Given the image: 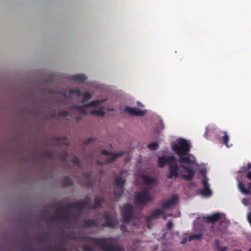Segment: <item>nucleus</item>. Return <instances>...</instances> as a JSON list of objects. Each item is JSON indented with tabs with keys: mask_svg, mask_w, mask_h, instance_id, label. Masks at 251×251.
I'll list each match as a JSON object with an SVG mask.
<instances>
[{
	"mask_svg": "<svg viewBox=\"0 0 251 251\" xmlns=\"http://www.w3.org/2000/svg\"><path fill=\"white\" fill-rule=\"evenodd\" d=\"M172 149L178 155L180 167L183 169V172L188 173V174H182L181 177L188 181L191 180L195 176V171L183 164L185 163L189 165L192 163L191 158L186 156L190 151L189 143L185 139L181 138L177 144L173 145Z\"/></svg>",
	"mask_w": 251,
	"mask_h": 251,
	"instance_id": "f257e3e1",
	"label": "nucleus"
},
{
	"mask_svg": "<svg viewBox=\"0 0 251 251\" xmlns=\"http://www.w3.org/2000/svg\"><path fill=\"white\" fill-rule=\"evenodd\" d=\"M81 238L85 242H93L103 251H125V249L121 246H108L109 244L115 243L118 240V238L102 237L98 238L85 235L82 236Z\"/></svg>",
	"mask_w": 251,
	"mask_h": 251,
	"instance_id": "f03ea898",
	"label": "nucleus"
},
{
	"mask_svg": "<svg viewBox=\"0 0 251 251\" xmlns=\"http://www.w3.org/2000/svg\"><path fill=\"white\" fill-rule=\"evenodd\" d=\"M104 201V199L103 197L97 195L94 200V204L91 205V198L87 197L84 199L75 201L74 202H69L66 206H62L63 209L68 208L69 209L77 208L80 213H81L84 210L85 207H87L89 209H97L100 208L103 202Z\"/></svg>",
	"mask_w": 251,
	"mask_h": 251,
	"instance_id": "7ed1b4c3",
	"label": "nucleus"
},
{
	"mask_svg": "<svg viewBox=\"0 0 251 251\" xmlns=\"http://www.w3.org/2000/svg\"><path fill=\"white\" fill-rule=\"evenodd\" d=\"M150 188H145L142 191L136 194L134 197L135 204L142 207L152 201L153 197L150 194Z\"/></svg>",
	"mask_w": 251,
	"mask_h": 251,
	"instance_id": "20e7f679",
	"label": "nucleus"
},
{
	"mask_svg": "<svg viewBox=\"0 0 251 251\" xmlns=\"http://www.w3.org/2000/svg\"><path fill=\"white\" fill-rule=\"evenodd\" d=\"M61 205L57 208L58 212L56 213L55 215H51L50 217V219L51 221H61V220H67L69 217H74L77 218L78 216L73 213L71 210L72 209H69L66 208L63 209L61 207L66 206L67 205Z\"/></svg>",
	"mask_w": 251,
	"mask_h": 251,
	"instance_id": "39448f33",
	"label": "nucleus"
},
{
	"mask_svg": "<svg viewBox=\"0 0 251 251\" xmlns=\"http://www.w3.org/2000/svg\"><path fill=\"white\" fill-rule=\"evenodd\" d=\"M122 216L125 223H129L134 216V210L131 203L124 205L122 209Z\"/></svg>",
	"mask_w": 251,
	"mask_h": 251,
	"instance_id": "423d86ee",
	"label": "nucleus"
},
{
	"mask_svg": "<svg viewBox=\"0 0 251 251\" xmlns=\"http://www.w3.org/2000/svg\"><path fill=\"white\" fill-rule=\"evenodd\" d=\"M125 183L126 180L121 176H119L115 178L114 182L115 188L114 190V194L116 197V201H118L119 198L123 195Z\"/></svg>",
	"mask_w": 251,
	"mask_h": 251,
	"instance_id": "0eeeda50",
	"label": "nucleus"
},
{
	"mask_svg": "<svg viewBox=\"0 0 251 251\" xmlns=\"http://www.w3.org/2000/svg\"><path fill=\"white\" fill-rule=\"evenodd\" d=\"M106 100H95L91 101L88 103L85 104L83 105H73L71 107V109H76L82 114H87V111L85 108L91 107H97L99 104L103 103Z\"/></svg>",
	"mask_w": 251,
	"mask_h": 251,
	"instance_id": "6e6552de",
	"label": "nucleus"
},
{
	"mask_svg": "<svg viewBox=\"0 0 251 251\" xmlns=\"http://www.w3.org/2000/svg\"><path fill=\"white\" fill-rule=\"evenodd\" d=\"M244 176L242 175L238 176L236 180L238 182V188L240 191L243 194L249 195L251 194V182L248 183V188L245 187L242 180Z\"/></svg>",
	"mask_w": 251,
	"mask_h": 251,
	"instance_id": "1a4fd4ad",
	"label": "nucleus"
},
{
	"mask_svg": "<svg viewBox=\"0 0 251 251\" xmlns=\"http://www.w3.org/2000/svg\"><path fill=\"white\" fill-rule=\"evenodd\" d=\"M101 153L103 155H111V157L106 159L104 162H101L100 161H98L97 163L98 164L102 166L104 164H106L111 162H113L114 160H115L118 157L122 156L124 154L123 152H119V153H112L110 151H107L106 150H102L101 151Z\"/></svg>",
	"mask_w": 251,
	"mask_h": 251,
	"instance_id": "9d476101",
	"label": "nucleus"
},
{
	"mask_svg": "<svg viewBox=\"0 0 251 251\" xmlns=\"http://www.w3.org/2000/svg\"><path fill=\"white\" fill-rule=\"evenodd\" d=\"M168 165L169 173L167 175V177L169 179L176 178L178 177V166L175 162Z\"/></svg>",
	"mask_w": 251,
	"mask_h": 251,
	"instance_id": "9b49d317",
	"label": "nucleus"
},
{
	"mask_svg": "<svg viewBox=\"0 0 251 251\" xmlns=\"http://www.w3.org/2000/svg\"><path fill=\"white\" fill-rule=\"evenodd\" d=\"M176 157L173 155L169 156L168 157L162 156L158 158V166L159 167L163 168L165 166L166 164L169 165L171 163L176 162Z\"/></svg>",
	"mask_w": 251,
	"mask_h": 251,
	"instance_id": "f8f14e48",
	"label": "nucleus"
},
{
	"mask_svg": "<svg viewBox=\"0 0 251 251\" xmlns=\"http://www.w3.org/2000/svg\"><path fill=\"white\" fill-rule=\"evenodd\" d=\"M103 218L106 221V222L101 225L102 227H108L111 228H114L115 223L114 221L113 218L110 215L108 212H105L103 214Z\"/></svg>",
	"mask_w": 251,
	"mask_h": 251,
	"instance_id": "ddd939ff",
	"label": "nucleus"
},
{
	"mask_svg": "<svg viewBox=\"0 0 251 251\" xmlns=\"http://www.w3.org/2000/svg\"><path fill=\"white\" fill-rule=\"evenodd\" d=\"M124 112L127 113L131 115L143 116L145 114L144 110H139L135 107L126 106L123 110Z\"/></svg>",
	"mask_w": 251,
	"mask_h": 251,
	"instance_id": "4468645a",
	"label": "nucleus"
},
{
	"mask_svg": "<svg viewBox=\"0 0 251 251\" xmlns=\"http://www.w3.org/2000/svg\"><path fill=\"white\" fill-rule=\"evenodd\" d=\"M178 200V196L177 195L173 196L170 199L167 200L162 203V207L165 209H168L174 206Z\"/></svg>",
	"mask_w": 251,
	"mask_h": 251,
	"instance_id": "2eb2a0df",
	"label": "nucleus"
},
{
	"mask_svg": "<svg viewBox=\"0 0 251 251\" xmlns=\"http://www.w3.org/2000/svg\"><path fill=\"white\" fill-rule=\"evenodd\" d=\"M64 240H62L57 246H47L45 248L46 251H67L65 247L62 245Z\"/></svg>",
	"mask_w": 251,
	"mask_h": 251,
	"instance_id": "dca6fc26",
	"label": "nucleus"
},
{
	"mask_svg": "<svg viewBox=\"0 0 251 251\" xmlns=\"http://www.w3.org/2000/svg\"><path fill=\"white\" fill-rule=\"evenodd\" d=\"M221 215L219 213H214L210 216H204L203 219L208 223L214 224L220 219Z\"/></svg>",
	"mask_w": 251,
	"mask_h": 251,
	"instance_id": "f3484780",
	"label": "nucleus"
},
{
	"mask_svg": "<svg viewBox=\"0 0 251 251\" xmlns=\"http://www.w3.org/2000/svg\"><path fill=\"white\" fill-rule=\"evenodd\" d=\"M83 226L86 228L92 226L98 227V221L94 219L84 220L83 222Z\"/></svg>",
	"mask_w": 251,
	"mask_h": 251,
	"instance_id": "a211bd4d",
	"label": "nucleus"
},
{
	"mask_svg": "<svg viewBox=\"0 0 251 251\" xmlns=\"http://www.w3.org/2000/svg\"><path fill=\"white\" fill-rule=\"evenodd\" d=\"M141 177L142 178L144 183L146 185H152L156 183V179L151 177L148 175H143L141 176Z\"/></svg>",
	"mask_w": 251,
	"mask_h": 251,
	"instance_id": "6ab92c4d",
	"label": "nucleus"
},
{
	"mask_svg": "<svg viewBox=\"0 0 251 251\" xmlns=\"http://www.w3.org/2000/svg\"><path fill=\"white\" fill-rule=\"evenodd\" d=\"M68 77L70 80L79 82L83 81L87 79V77L83 74H76L74 75H70Z\"/></svg>",
	"mask_w": 251,
	"mask_h": 251,
	"instance_id": "aec40b11",
	"label": "nucleus"
},
{
	"mask_svg": "<svg viewBox=\"0 0 251 251\" xmlns=\"http://www.w3.org/2000/svg\"><path fill=\"white\" fill-rule=\"evenodd\" d=\"M63 187L70 186L73 184V180L68 176H64L61 179Z\"/></svg>",
	"mask_w": 251,
	"mask_h": 251,
	"instance_id": "412c9836",
	"label": "nucleus"
},
{
	"mask_svg": "<svg viewBox=\"0 0 251 251\" xmlns=\"http://www.w3.org/2000/svg\"><path fill=\"white\" fill-rule=\"evenodd\" d=\"M213 248L215 251H226L227 250L226 247H221L220 241L218 239L215 240V245Z\"/></svg>",
	"mask_w": 251,
	"mask_h": 251,
	"instance_id": "4be33fe9",
	"label": "nucleus"
},
{
	"mask_svg": "<svg viewBox=\"0 0 251 251\" xmlns=\"http://www.w3.org/2000/svg\"><path fill=\"white\" fill-rule=\"evenodd\" d=\"M164 213V210L161 209H156L152 211L151 216H153L154 218H159Z\"/></svg>",
	"mask_w": 251,
	"mask_h": 251,
	"instance_id": "5701e85b",
	"label": "nucleus"
},
{
	"mask_svg": "<svg viewBox=\"0 0 251 251\" xmlns=\"http://www.w3.org/2000/svg\"><path fill=\"white\" fill-rule=\"evenodd\" d=\"M222 133L223 134V136L222 137L223 142L227 148H229L230 146L228 145L229 137L226 131H223Z\"/></svg>",
	"mask_w": 251,
	"mask_h": 251,
	"instance_id": "b1692460",
	"label": "nucleus"
},
{
	"mask_svg": "<svg viewBox=\"0 0 251 251\" xmlns=\"http://www.w3.org/2000/svg\"><path fill=\"white\" fill-rule=\"evenodd\" d=\"M200 193L202 196L209 197L211 195L212 192L211 190L209 189V187L203 188V189L200 190Z\"/></svg>",
	"mask_w": 251,
	"mask_h": 251,
	"instance_id": "393cba45",
	"label": "nucleus"
},
{
	"mask_svg": "<svg viewBox=\"0 0 251 251\" xmlns=\"http://www.w3.org/2000/svg\"><path fill=\"white\" fill-rule=\"evenodd\" d=\"M25 243H26V246L24 248V251H33V249L31 246V243L30 240L28 238H25Z\"/></svg>",
	"mask_w": 251,
	"mask_h": 251,
	"instance_id": "a878e982",
	"label": "nucleus"
},
{
	"mask_svg": "<svg viewBox=\"0 0 251 251\" xmlns=\"http://www.w3.org/2000/svg\"><path fill=\"white\" fill-rule=\"evenodd\" d=\"M90 113L91 115H97L101 117L104 116L105 114V112L101 110H92L90 111Z\"/></svg>",
	"mask_w": 251,
	"mask_h": 251,
	"instance_id": "bb28decb",
	"label": "nucleus"
},
{
	"mask_svg": "<svg viewBox=\"0 0 251 251\" xmlns=\"http://www.w3.org/2000/svg\"><path fill=\"white\" fill-rule=\"evenodd\" d=\"M92 97L91 94L89 92H85L83 94V100L82 103H84L87 100L90 99Z\"/></svg>",
	"mask_w": 251,
	"mask_h": 251,
	"instance_id": "cd10ccee",
	"label": "nucleus"
},
{
	"mask_svg": "<svg viewBox=\"0 0 251 251\" xmlns=\"http://www.w3.org/2000/svg\"><path fill=\"white\" fill-rule=\"evenodd\" d=\"M202 237V234H195L193 235H190L188 236V239L189 242H191V241L193 240H200Z\"/></svg>",
	"mask_w": 251,
	"mask_h": 251,
	"instance_id": "c85d7f7f",
	"label": "nucleus"
},
{
	"mask_svg": "<svg viewBox=\"0 0 251 251\" xmlns=\"http://www.w3.org/2000/svg\"><path fill=\"white\" fill-rule=\"evenodd\" d=\"M72 162L79 168L81 167L79 159L76 156H74L71 160Z\"/></svg>",
	"mask_w": 251,
	"mask_h": 251,
	"instance_id": "c756f323",
	"label": "nucleus"
},
{
	"mask_svg": "<svg viewBox=\"0 0 251 251\" xmlns=\"http://www.w3.org/2000/svg\"><path fill=\"white\" fill-rule=\"evenodd\" d=\"M43 155L49 159H52L53 157V153L51 151H46L44 152Z\"/></svg>",
	"mask_w": 251,
	"mask_h": 251,
	"instance_id": "7c9ffc66",
	"label": "nucleus"
},
{
	"mask_svg": "<svg viewBox=\"0 0 251 251\" xmlns=\"http://www.w3.org/2000/svg\"><path fill=\"white\" fill-rule=\"evenodd\" d=\"M159 146V145L158 143L157 142H152L151 144H149L148 145V148L151 150V151H154L156 150Z\"/></svg>",
	"mask_w": 251,
	"mask_h": 251,
	"instance_id": "2f4dec72",
	"label": "nucleus"
},
{
	"mask_svg": "<svg viewBox=\"0 0 251 251\" xmlns=\"http://www.w3.org/2000/svg\"><path fill=\"white\" fill-rule=\"evenodd\" d=\"M251 169V163L249 162L247 167H243L238 171V173H242Z\"/></svg>",
	"mask_w": 251,
	"mask_h": 251,
	"instance_id": "473e14b6",
	"label": "nucleus"
},
{
	"mask_svg": "<svg viewBox=\"0 0 251 251\" xmlns=\"http://www.w3.org/2000/svg\"><path fill=\"white\" fill-rule=\"evenodd\" d=\"M69 93L70 95H73L76 94L78 96L81 95V92L78 89H71L69 90Z\"/></svg>",
	"mask_w": 251,
	"mask_h": 251,
	"instance_id": "72a5a7b5",
	"label": "nucleus"
},
{
	"mask_svg": "<svg viewBox=\"0 0 251 251\" xmlns=\"http://www.w3.org/2000/svg\"><path fill=\"white\" fill-rule=\"evenodd\" d=\"M83 251H94V248L89 245H85L82 248Z\"/></svg>",
	"mask_w": 251,
	"mask_h": 251,
	"instance_id": "f704fd0d",
	"label": "nucleus"
},
{
	"mask_svg": "<svg viewBox=\"0 0 251 251\" xmlns=\"http://www.w3.org/2000/svg\"><path fill=\"white\" fill-rule=\"evenodd\" d=\"M38 240L41 241H46L48 240L47 234L43 233L38 236Z\"/></svg>",
	"mask_w": 251,
	"mask_h": 251,
	"instance_id": "c9c22d12",
	"label": "nucleus"
},
{
	"mask_svg": "<svg viewBox=\"0 0 251 251\" xmlns=\"http://www.w3.org/2000/svg\"><path fill=\"white\" fill-rule=\"evenodd\" d=\"M69 112L67 110H63L60 111L58 115L59 116L62 117H67L69 115Z\"/></svg>",
	"mask_w": 251,
	"mask_h": 251,
	"instance_id": "e433bc0d",
	"label": "nucleus"
},
{
	"mask_svg": "<svg viewBox=\"0 0 251 251\" xmlns=\"http://www.w3.org/2000/svg\"><path fill=\"white\" fill-rule=\"evenodd\" d=\"M202 184L203 186V188L209 187V185L208 183L207 179L205 177L203 179L202 181Z\"/></svg>",
	"mask_w": 251,
	"mask_h": 251,
	"instance_id": "4c0bfd02",
	"label": "nucleus"
},
{
	"mask_svg": "<svg viewBox=\"0 0 251 251\" xmlns=\"http://www.w3.org/2000/svg\"><path fill=\"white\" fill-rule=\"evenodd\" d=\"M120 229L123 233H125L127 231V227L124 224H122L120 226Z\"/></svg>",
	"mask_w": 251,
	"mask_h": 251,
	"instance_id": "58836bf2",
	"label": "nucleus"
},
{
	"mask_svg": "<svg viewBox=\"0 0 251 251\" xmlns=\"http://www.w3.org/2000/svg\"><path fill=\"white\" fill-rule=\"evenodd\" d=\"M166 227L168 229H169V230L172 229L173 227V222L171 221H169L167 224Z\"/></svg>",
	"mask_w": 251,
	"mask_h": 251,
	"instance_id": "ea45409f",
	"label": "nucleus"
},
{
	"mask_svg": "<svg viewBox=\"0 0 251 251\" xmlns=\"http://www.w3.org/2000/svg\"><path fill=\"white\" fill-rule=\"evenodd\" d=\"M91 176V172H84L83 173V176L89 179Z\"/></svg>",
	"mask_w": 251,
	"mask_h": 251,
	"instance_id": "a19ab883",
	"label": "nucleus"
},
{
	"mask_svg": "<svg viewBox=\"0 0 251 251\" xmlns=\"http://www.w3.org/2000/svg\"><path fill=\"white\" fill-rule=\"evenodd\" d=\"M154 219V217L153 216H151V214L149 215V216L145 218V220L147 222H150L151 221L152 219Z\"/></svg>",
	"mask_w": 251,
	"mask_h": 251,
	"instance_id": "79ce46f5",
	"label": "nucleus"
},
{
	"mask_svg": "<svg viewBox=\"0 0 251 251\" xmlns=\"http://www.w3.org/2000/svg\"><path fill=\"white\" fill-rule=\"evenodd\" d=\"M94 140L93 138H90L89 139H88L87 140H86L85 141V144H89V143H91L92 142V141Z\"/></svg>",
	"mask_w": 251,
	"mask_h": 251,
	"instance_id": "37998d69",
	"label": "nucleus"
},
{
	"mask_svg": "<svg viewBox=\"0 0 251 251\" xmlns=\"http://www.w3.org/2000/svg\"><path fill=\"white\" fill-rule=\"evenodd\" d=\"M246 177L249 180H251V171L248 172V173L247 174Z\"/></svg>",
	"mask_w": 251,
	"mask_h": 251,
	"instance_id": "c03bdc74",
	"label": "nucleus"
},
{
	"mask_svg": "<svg viewBox=\"0 0 251 251\" xmlns=\"http://www.w3.org/2000/svg\"><path fill=\"white\" fill-rule=\"evenodd\" d=\"M187 240H188V238H184L180 243L181 244H185L187 242Z\"/></svg>",
	"mask_w": 251,
	"mask_h": 251,
	"instance_id": "a18cd8bd",
	"label": "nucleus"
},
{
	"mask_svg": "<svg viewBox=\"0 0 251 251\" xmlns=\"http://www.w3.org/2000/svg\"><path fill=\"white\" fill-rule=\"evenodd\" d=\"M82 119L81 117L80 116H77L75 118V120L77 121V122H79L80 120H81Z\"/></svg>",
	"mask_w": 251,
	"mask_h": 251,
	"instance_id": "49530a36",
	"label": "nucleus"
},
{
	"mask_svg": "<svg viewBox=\"0 0 251 251\" xmlns=\"http://www.w3.org/2000/svg\"><path fill=\"white\" fill-rule=\"evenodd\" d=\"M88 186H92V183L91 182H89L88 184Z\"/></svg>",
	"mask_w": 251,
	"mask_h": 251,
	"instance_id": "de8ad7c7",
	"label": "nucleus"
},
{
	"mask_svg": "<svg viewBox=\"0 0 251 251\" xmlns=\"http://www.w3.org/2000/svg\"><path fill=\"white\" fill-rule=\"evenodd\" d=\"M47 217H48L47 215L44 216V219L45 220H46L47 219Z\"/></svg>",
	"mask_w": 251,
	"mask_h": 251,
	"instance_id": "09e8293b",
	"label": "nucleus"
},
{
	"mask_svg": "<svg viewBox=\"0 0 251 251\" xmlns=\"http://www.w3.org/2000/svg\"><path fill=\"white\" fill-rule=\"evenodd\" d=\"M114 110V108H111L109 109V111H113Z\"/></svg>",
	"mask_w": 251,
	"mask_h": 251,
	"instance_id": "8fccbe9b",
	"label": "nucleus"
},
{
	"mask_svg": "<svg viewBox=\"0 0 251 251\" xmlns=\"http://www.w3.org/2000/svg\"><path fill=\"white\" fill-rule=\"evenodd\" d=\"M163 218H164V219H166V216H164Z\"/></svg>",
	"mask_w": 251,
	"mask_h": 251,
	"instance_id": "3c124183",
	"label": "nucleus"
},
{
	"mask_svg": "<svg viewBox=\"0 0 251 251\" xmlns=\"http://www.w3.org/2000/svg\"><path fill=\"white\" fill-rule=\"evenodd\" d=\"M65 158H66V156H64V157H63V159L65 160Z\"/></svg>",
	"mask_w": 251,
	"mask_h": 251,
	"instance_id": "603ef678",
	"label": "nucleus"
},
{
	"mask_svg": "<svg viewBox=\"0 0 251 251\" xmlns=\"http://www.w3.org/2000/svg\"><path fill=\"white\" fill-rule=\"evenodd\" d=\"M137 104H138V105H140V103H139V102H138V103H137Z\"/></svg>",
	"mask_w": 251,
	"mask_h": 251,
	"instance_id": "864d4df0",
	"label": "nucleus"
},
{
	"mask_svg": "<svg viewBox=\"0 0 251 251\" xmlns=\"http://www.w3.org/2000/svg\"><path fill=\"white\" fill-rule=\"evenodd\" d=\"M137 104H138V105H140V103H139V102H138V103H137Z\"/></svg>",
	"mask_w": 251,
	"mask_h": 251,
	"instance_id": "5fc2aeb1",
	"label": "nucleus"
},
{
	"mask_svg": "<svg viewBox=\"0 0 251 251\" xmlns=\"http://www.w3.org/2000/svg\"><path fill=\"white\" fill-rule=\"evenodd\" d=\"M249 251H251V249H250L249 250Z\"/></svg>",
	"mask_w": 251,
	"mask_h": 251,
	"instance_id": "6e6d98bb",
	"label": "nucleus"
},
{
	"mask_svg": "<svg viewBox=\"0 0 251 251\" xmlns=\"http://www.w3.org/2000/svg\"><path fill=\"white\" fill-rule=\"evenodd\" d=\"M148 227L149 228H150V226H148Z\"/></svg>",
	"mask_w": 251,
	"mask_h": 251,
	"instance_id": "4d7b16f0",
	"label": "nucleus"
}]
</instances>
